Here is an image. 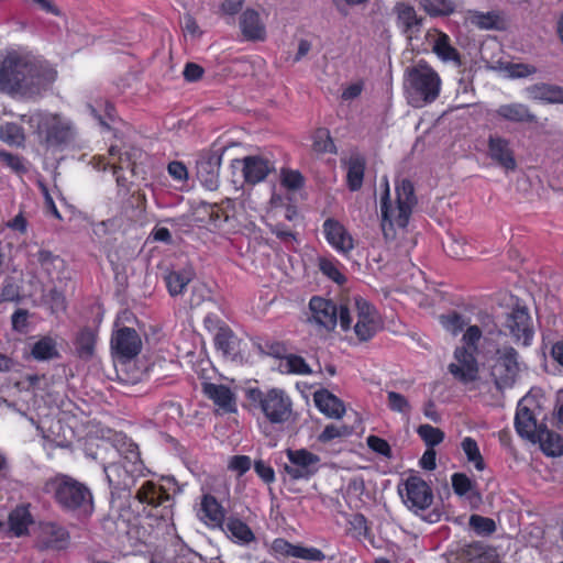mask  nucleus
Masks as SVG:
<instances>
[{"label": "nucleus", "mask_w": 563, "mask_h": 563, "mask_svg": "<svg viewBox=\"0 0 563 563\" xmlns=\"http://www.w3.org/2000/svg\"><path fill=\"white\" fill-rule=\"evenodd\" d=\"M432 49L441 60L453 62L456 65L461 64L460 53L451 45V40L448 34L439 32Z\"/></svg>", "instance_id": "41"}, {"label": "nucleus", "mask_w": 563, "mask_h": 563, "mask_svg": "<svg viewBox=\"0 0 563 563\" xmlns=\"http://www.w3.org/2000/svg\"><path fill=\"white\" fill-rule=\"evenodd\" d=\"M442 80L427 63L419 62L406 70L405 89L409 103L420 108L432 103L440 96Z\"/></svg>", "instance_id": "6"}, {"label": "nucleus", "mask_w": 563, "mask_h": 563, "mask_svg": "<svg viewBox=\"0 0 563 563\" xmlns=\"http://www.w3.org/2000/svg\"><path fill=\"white\" fill-rule=\"evenodd\" d=\"M319 269L338 285H343L346 282V277L339 269V262L334 258L321 257L319 260Z\"/></svg>", "instance_id": "48"}, {"label": "nucleus", "mask_w": 563, "mask_h": 563, "mask_svg": "<svg viewBox=\"0 0 563 563\" xmlns=\"http://www.w3.org/2000/svg\"><path fill=\"white\" fill-rule=\"evenodd\" d=\"M97 339V332L91 328L79 330L74 341L77 356L85 361L90 360L95 354Z\"/></svg>", "instance_id": "38"}, {"label": "nucleus", "mask_w": 563, "mask_h": 563, "mask_svg": "<svg viewBox=\"0 0 563 563\" xmlns=\"http://www.w3.org/2000/svg\"><path fill=\"white\" fill-rule=\"evenodd\" d=\"M504 328L515 339L523 345H530L533 338V328L529 310L525 306H516L507 313Z\"/></svg>", "instance_id": "20"}, {"label": "nucleus", "mask_w": 563, "mask_h": 563, "mask_svg": "<svg viewBox=\"0 0 563 563\" xmlns=\"http://www.w3.org/2000/svg\"><path fill=\"white\" fill-rule=\"evenodd\" d=\"M530 97L534 100L548 103H563V89L549 84H537L528 89Z\"/></svg>", "instance_id": "39"}, {"label": "nucleus", "mask_w": 563, "mask_h": 563, "mask_svg": "<svg viewBox=\"0 0 563 563\" xmlns=\"http://www.w3.org/2000/svg\"><path fill=\"white\" fill-rule=\"evenodd\" d=\"M325 554L318 548L297 544L295 559L303 560L307 562H322L325 560Z\"/></svg>", "instance_id": "59"}, {"label": "nucleus", "mask_w": 563, "mask_h": 563, "mask_svg": "<svg viewBox=\"0 0 563 563\" xmlns=\"http://www.w3.org/2000/svg\"><path fill=\"white\" fill-rule=\"evenodd\" d=\"M110 343L113 354L124 361L134 358L142 350V340L139 333L135 329L129 327L115 330Z\"/></svg>", "instance_id": "21"}, {"label": "nucleus", "mask_w": 563, "mask_h": 563, "mask_svg": "<svg viewBox=\"0 0 563 563\" xmlns=\"http://www.w3.org/2000/svg\"><path fill=\"white\" fill-rule=\"evenodd\" d=\"M224 148H211L199 155L196 164L197 178L208 190L219 187L220 168Z\"/></svg>", "instance_id": "18"}, {"label": "nucleus", "mask_w": 563, "mask_h": 563, "mask_svg": "<svg viewBox=\"0 0 563 563\" xmlns=\"http://www.w3.org/2000/svg\"><path fill=\"white\" fill-rule=\"evenodd\" d=\"M417 432L424 443L431 449L439 445L444 440V432L431 424H421Z\"/></svg>", "instance_id": "54"}, {"label": "nucleus", "mask_w": 563, "mask_h": 563, "mask_svg": "<svg viewBox=\"0 0 563 563\" xmlns=\"http://www.w3.org/2000/svg\"><path fill=\"white\" fill-rule=\"evenodd\" d=\"M286 454L289 464L285 465V472L291 479H309L318 472L320 457L317 454L306 449H288Z\"/></svg>", "instance_id": "17"}, {"label": "nucleus", "mask_w": 563, "mask_h": 563, "mask_svg": "<svg viewBox=\"0 0 563 563\" xmlns=\"http://www.w3.org/2000/svg\"><path fill=\"white\" fill-rule=\"evenodd\" d=\"M356 322L354 333L360 342L372 340L380 330V318L376 308L364 298L355 299Z\"/></svg>", "instance_id": "14"}, {"label": "nucleus", "mask_w": 563, "mask_h": 563, "mask_svg": "<svg viewBox=\"0 0 563 563\" xmlns=\"http://www.w3.org/2000/svg\"><path fill=\"white\" fill-rule=\"evenodd\" d=\"M482 330L478 325H470L466 328L462 336V346L478 351V343L482 339Z\"/></svg>", "instance_id": "61"}, {"label": "nucleus", "mask_w": 563, "mask_h": 563, "mask_svg": "<svg viewBox=\"0 0 563 563\" xmlns=\"http://www.w3.org/2000/svg\"><path fill=\"white\" fill-rule=\"evenodd\" d=\"M192 277L188 271H172L165 276V284L170 296L175 297L185 290Z\"/></svg>", "instance_id": "43"}, {"label": "nucleus", "mask_w": 563, "mask_h": 563, "mask_svg": "<svg viewBox=\"0 0 563 563\" xmlns=\"http://www.w3.org/2000/svg\"><path fill=\"white\" fill-rule=\"evenodd\" d=\"M478 351H473L466 346H457L454 351V357L457 363L449 365V372L457 380L467 384L477 379L478 364L476 360Z\"/></svg>", "instance_id": "22"}, {"label": "nucleus", "mask_w": 563, "mask_h": 563, "mask_svg": "<svg viewBox=\"0 0 563 563\" xmlns=\"http://www.w3.org/2000/svg\"><path fill=\"white\" fill-rule=\"evenodd\" d=\"M30 504H21L13 508L8 516V525L12 534L16 538L25 537L30 532V526L34 523Z\"/></svg>", "instance_id": "28"}, {"label": "nucleus", "mask_w": 563, "mask_h": 563, "mask_svg": "<svg viewBox=\"0 0 563 563\" xmlns=\"http://www.w3.org/2000/svg\"><path fill=\"white\" fill-rule=\"evenodd\" d=\"M0 140L10 146H23L25 134L23 128L15 122L0 124Z\"/></svg>", "instance_id": "42"}, {"label": "nucleus", "mask_w": 563, "mask_h": 563, "mask_svg": "<svg viewBox=\"0 0 563 563\" xmlns=\"http://www.w3.org/2000/svg\"><path fill=\"white\" fill-rule=\"evenodd\" d=\"M115 452L123 456L130 467L126 464L109 462L103 465V471L110 487L124 489L130 486V474L142 472L144 464L137 444L122 433L115 435Z\"/></svg>", "instance_id": "7"}, {"label": "nucleus", "mask_w": 563, "mask_h": 563, "mask_svg": "<svg viewBox=\"0 0 563 563\" xmlns=\"http://www.w3.org/2000/svg\"><path fill=\"white\" fill-rule=\"evenodd\" d=\"M419 5L430 16H448L455 11L453 0H418Z\"/></svg>", "instance_id": "44"}, {"label": "nucleus", "mask_w": 563, "mask_h": 563, "mask_svg": "<svg viewBox=\"0 0 563 563\" xmlns=\"http://www.w3.org/2000/svg\"><path fill=\"white\" fill-rule=\"evenodd\" d=\"M314 404L329 418L340 419L345 413L343 401L325 389L314 394Z\"/></svg>", "instance_id": "32"}, {"label": "nucleus", "mask_w": 563, "mask_h": 563, "mask_svg": "<svg viewBox=\"0 0 563 563\" xmlns=\"http://www.w3.org/2000/svg\"><path fill=\"white\" fill-rule=\"evenodd\" d=\"M387 402H388V408L391 411L399 412L402 415H409L411 411V406H410L408 399L404 395H401L397 391H388L387 393Z\"/></svg>", "instance_id": "58"}, {"label": "nucleus", "mask_w": 563, "mask_h": 563, "mask_svg": "<svg viewBox=\"0 0 563 563\" xmlns=\"http://www.w3.org/2000/svg\"><path fill=\"white\" fill-rule=\"evenodd\" d=\"M280 185L287 190L297 191L305 186V177L297 169L282 168Z\"/></svg>", "instance_id": "50"}, {"label": "nucleus", "mask_w": 563, "mask_h": 563, "mask_svg": "<svg viewBox=\"0 0 563 563\" xmlns=\"http://www.w3.org/2000/svg\"><path fill=\"white\" fill-rule=\"evenodd\" d=\"M22 120L32 129L38 143L47 150L63 148L75 140L76 132L71 122L60 114L35 111L22 115Z\"/></svg>", "instance_id": "3"}, {"label": "nucleus", "mask_w": 563, "mask_h": 563, "mask_svg": "<svg viewBox=\"0 0 563 563\" xmlns=\"http://www.w3.org/2000/svg\"><path fill=\"white\" fill-rule=\"evenodd\" d=\"M468 525L478 536L488 537L495 533L497 530L494 519L476 514L470 517Z\"/></svg>", "instance_id": "49"}, {"label": "nucleus", "mask_w": 563, "mask_h": 563, "mask_svg": "<svg viewBox=\"0 0 563 563\" xmlns=\"http://www.w3.org/2000/svg\"><path fill=\"white\" fill-rule=\"evenodd\" d=\"M439 321L442 328L454 336L460 334L468 323L467 318L454 310L441 314Z\"/></svg>", "instance_id": "46"}, {"label": "nucleus", "mask_w": 563, "mask_h": 563, "mask_svg": "<svg viewBox=\"0 0 563 563\" xmlns=\"http://www.w3.org/2000/svg\"><path fill=\"white\" fill-rule=\"evenodd\" d=\"M519 372L518 352L512 346L497 349L490 375L498 389L511 387Z\"/></svg>", "instance_id": "12"}, {"label": "nucleus", "mask_w": 563, "mask_h": 563, "mask_svg": "<svg viewBox=\"0 0 563 563\" xmlns=\"http://www.w3.org/2000/svg\"><path fill=\"white\" fill-rule=\"evenodd\" d=\"M463 556L470 563H498L496 549L481 541L466 544L463 549Z\"/></svg>", "instance_id": "35"}, {"label": "nucleus", "mask_w": 563, "mask_h": 563, "mask_svg": "<svg viewBox=\"0 0 563 563\" xmlns=\"http://www.w3.org/2000/svg\"><path fill=\"white\" fill-rule=\"evenodd\" d=\"M487 150L489 158L504 169L515 170L517 168L515 152L509 140L499 135H489Z\"/></svg>", "instance_id": "26"}, {"label": "nucleus", "mask_w": 563, "mask_h": 563, "mask_svg": "<svg viewBox=\"0 0 563 563\" xmlns=\"http://www.w3.org/2000/svg\"><path fill=\"white\" fill-rule=\"evenodd\" d=\"M312 148L314 152L320 154L336 153V146L327 128H319L316 130L312 136Z\"/></svg>", "instance_id": "47"}, {"label": "nucleus", "mask_w": 563, "mask_h": 563, "mask_svg": "<svg viewBox=\"0 0 563 563\" xmlns=\"http://www.w3.org/2000/svg\"><path fill=\"white\" fill-rule=\"evenodd\" d=\"M367 446L375 453L383 455L387 459H390L393 455L391 448L389 443L377 435H369L366 439Z\"/></svg>", "instance_id": "60"}, {"label": "nucleus", "mask_w": 563, "mask_h": 563, "mask_svg": "<svg viewBox=\"0 0 563 563\" xmlns=\"http://www.w3.org/2000/svg\"><path fill=\"white\" fill-rule=\"evenodd\" d=\"M240 29L247 41H264L266 38V27L262 22L261 15L253 9H246L240 18Z\"/></svg>", "instance_id": "30"}, {"label": "nucleus", "mask_w": 563, "mask_h": 563, "mask_svg": "<svg viewBox=\"0 0 563 563\" xmlns=\"http://www.w3.org/2000/svg\"><path fill=\"white\" fill-rule=\"evenodd\" d=\"M399 494L404 504L416 514L428 509L433 503L431 487L417 475H411L405 481L402 487H399Z\"/></svg>", "instance_id": "13"}, {"label": "nucleus", "mask_w": 563, "mask_h": 563, "mask_svg": "<svg viewBox=\"0 0 563 563\" xmlns=\"http://www.w3.org/2000/svg\"><path fill=\"white\" fill-rule=\"evenodd\" d=\"M245 398L251 409L261 413L272 426L282 427L292 418L291 397L282 388L263 390L260 387H250L245 390Z\"/></svg>", "instance_id": "4"}, {"label": "nucleus", "mask_w": 563, "mask_h": 563, "mask_svg": "<svg viewBox=\"0 0 563 563\" xmlns=\"http://www.w3.org/2000/svg\"><path fill=\"white\" fill-rule=\"evenodd\" d=\"M296 549L297 544L284 538H276L271 544V554L277 560L295 558Z\"/></svg>", "instance_id": "52"}, {"label": "nucleus", "mask_w": 563, "mask_h": 563, "mask_svg": "<svg viewBox=\"0 0 563 563\" xmlns=\"http://www.w3.org/2000/svg\"><path fill=\"white\" fill-rule=\"evenodd\" d=\"M57 77L47 63L16 49L0 55V91L32 98L46 90Z\"/></svg>", "instance_id": "1"}, {"label": "nucleus", "mask_w": 563, "mask_h": 563, "mask_svg": "<svg viewBox=\"0 0 563 563\" xmlns=\"http://www.w3.org/2000/svg\"><path fill=\"white\" fill-rule=\"evenodd\" d=\"M366 169V159L361 154H353L347 161L346 186L351 191L362 188Z\"/></svg>", "instance_id": "37"}, {"label": "nucleus", "mask_w": 563, "mask_h": 563, "mask_svg": "<svg viewBox=\"0 0 563 563\" xmlns=\"http://www.w3.org/2000/svg\"><path fill=\"white\" fill-rule=\"evenodd\" d=\"M135 499L151 516L163 520L173 518L174 497L162 483L146 479L135 492Z\"/></svg>", "instance_id": "9"}, {"label": "nucleus", "mask_w": 563, "mask_h": 563, "mask_svg": "<svg viewBox=\"0 0 563 563\" xmlns=\"http://www.w3.org/2000/svg\"><path fill=\"white\" fill-rule=\"evenodd\" d=\"M199 511L201 519L212 528H222L227 520L223 506L211 494L202 496Z\"/></svg>", "instance_id": "29"}, {"label": "nucleus", "mask_w": 563, "mask_h": 563, "mask_svg": "<svg viewBox=\"0 0 563 563\" xmlns=\"http://www.w3.org/2000/svg\"><path fill=\"white\" fill-rule=\"evenodd\" d=\"M394 11L396 24L407 40L417 38L421 31L423 18L419 16L416 9L406 2H397Z\"/></svg>", "instance_id": "24"}, {"label": "nucleus", "mask_w": 563, "mask_h": 563, "mask_svg": "<svg viewBox=\"0 0 563 563\" xmlns=\"http://www.w3.org/2000/svg\"><path fill=\"white\" fill-rule=\"evenodd\" d=\"M351 434L350 427L345 424L336 426V424H328L323 429V431L318 435V441L320 443H329L334 439L346 438Z\"/></svg>", "instance_id": "55"}, {"label": "nucleus", "mask_w": 563, "mask_h": 563, "mask_svg": "<svg viewBox=\"0 0 563 563\" xmlns=\"http://www.w3.org/2000/svg\"><path fill=\"white\" fill-rule=\"evenodd\" d=\"M284 366L286 372L296 375H309L312 373L306 360L297 354H289L285 357Z\"/></svg>", "instance_id": "53"}, {"label": "nucleus", "mask_w": 563, "mask_h": 563, "mask_svg": "<svg viewBox=\"0 0 563 563\" xmlns=\"http://www.w3.org/2000/svg\"><path fill=\"white\" fill-rule=\"evenodd\" d=\"M539 406L531 397H523L517 406L515 416V429L517 433L527 440L538 438L539 429H543L544 423H538L537 410Z\"/></svg>", "instance_id": "16"}, {"label": "nucleus", "mask_w": 563, "mask_h": 563, "mask_svg": "<svg viewBox=\"0 0 563 563\" xmlns=\"http://www.w3.org/2000/svg\"><path fill=\"white\" fill-rule=\"evenodd\" d=\"M90 165L99 172L111 169L119 190L130 191L136 164L129 152H121L118 146L111 145L107 155H93Z\"/></svg>", "instance_id": "8"}, {"label": "nucleus", "mask_w": 563, "mask_h": 563, "mask_svg": "<svg viewBox=\"0 0 563 563\" xmlns=\"http://www.w3.org/2000/svg\"><path fill=\"white\" fill-rule=\"evenodd\" d=\"M233 207L219 203H205L198 210L199 220L205 222L210 231L222 235L233 234L238 231L239 223Z\"/></svg>", "instance_id": "11"}, {"label": "nucleus", "mask_w": 563, "mask_h": 563, "mask_svg": "<svg viewBox=\"0 0 563 563\" xmlns=\"http://www.w3.org/2000/svg\"><path fill=\"white\" fill-rule=\"evenodd\" d=\"M37 264L51 282L62 280L66 272V262L49 250L41 249L35 254Z\"/></svg>", "instance_id": "27"}, {"label": "nucleus", "mask_w": 563, "mask_h": 563, "mask_svg": "<svg viewBox=\"0 0 563 563\" xmlns=\"http://www.w3.org/2000/svg\"><path fill=\"white\" fill-rule=\"evenodd\" d=\"M231 167L241 168L244 183L252 186L264 181L275 170L274 162L260 155L233 159Z\"/></svg>", "instance_id": "19"}, {"label": "nucleus", "mask_w": 563, "mask_h": 563, "mask_svg": "<svg viewBox=\"0 0 563 563\" xmlns=\"http://www.w3.org/2000/svg\"><path fill=\"white\" fill-rule=\"evenodd\" d=\"M205 394L224 412L236 410L235 396L228 386L210 383L205 386Z\"/></svg>", "instance_id": "33"}, {"label": "nucleus", "mask_w": 563, "mask_h": 563, "mask_svg": "<svg viewBox=\"0 0 563 563\" xmlns=\"http://www.w3.org/2000/svg\"><path fill=\"white\" fill-rule=\"evenodd\" d=\"M396 207L391 205L389 185L386 180L385 190L380 197L382 230L385 238L395 235V227L405 229L417 205L413 184L402 179L396 184Z\"/></svg>", "instance_id": "2"}, {"label": "nucleus", "mask_w": 563, "mask_h": 563, "mask_svg": "<svg viewBox=\"0 0 563 563\" xmlns=\"http://www.w3.org/2000/svg\"><path fill=\"white\" fill-rule=\"evenodd\" d=\"M322 231L328 244L338 253L346 255L354 250V239L339 220L328 218L322 224Z\"/></svg>", "instance_id": "23"}, {"label": "nucleus", "mask_w": 563, "mask_h": 563, "mask_svg": "<svg viewBox=\"0 0 563 563\" xmlns=\"http://www.w3.org/2000/svg\"><path fill=\"white\" fill-rule=\"evenodd\" d=\"M496 115L512 123H536L537 117L528 106L519 102L506 103L498 107Z\"/></svg>", "instance_id": "31"}, {"label": "nucleus", "mask_w": 563, "mask_h": 563, "mask_svg": "<svg viewBox=\"0 0 563 563\" xmlns=\"http://www.w3.org/2000/svg\"><path fill=\"white\" fill-rule=\"evenodd\" d=\"M461 448L467 461L474 465L476 471L482 472L485 470L486 464L475 439L465 437L461 442Z\"/></svg>", "instance_id": "45"}, {"label": "nucleus", "mask_w": 563, "mask_h": 563, "mask_svg": "<svg viewBox=\"0 0 563 563\" xmlns=\"http://www.w3.org/2000/svg\"><path fill=\"white\" fill-rule=\"evenodd\" d=\"M43 489L46 494H51L64 510L88 512L93 508L91 490L69 475L56 474L45 481Z\"/></svg>", "instance_id": "5"}, {"label": "nucleus", "mask_w": 563, "mask_h": 563, "mask_svg": "<svg viewBox=\"0 0 563 563\" xmlns=\"http://www.w3.org/2000/svg\"><path fill=\"white\" fill-rule=\"evenodd\" d=\"M0 162L15 174L22 175L27 172L23 157L5 150H0Z\"/></svg>", "instance_id": "57"}, {"label": "nucleus", "mask_w": 563, "mask_h": 563, "mask_svg": "<svg viewBox=\"0 0 563 563\" xmlns=\"http://www.w3.org/2000/svg\"><path fill=\"white\" fill-rule=\"evenodd\" d=\"M31 356L35 361H49L59 357L56 340L49 335L42 336L32 345Z\"/></svg>", "instance_id": "40"}, {"label": "nucleus", "mask_w": 563, "mask_h": 563, "mask_svg": "<svg viewBox=\"0 0 563 563\" xmlns=\"http://www.w3.org/2000/svg\"><path fill=\"white\" fill-rule=\"evenodd\" d=\"M309 310L311 312V321L328 331H333L338 322L342 331L351 330L353 319L349 308L343 305L338 306L332 299L312 296L309 300Z\"/></svg>", "instance_id": "10"}, {"label": "nucleus", "mask_w": 563, "mask_h": 563, "mask_svg": "<svg viewBox=\"0 0 563 563\" xmlns=\"http://www.w3.org/2000/svg\"><path fill=\"white\" fill-rule=\"evenodd\" d=\"M168 175L176 181L185 183L188 180L187 166L180 161H172L167 165Z\"/></svg>", "instance_id": "62"}, {"label": "nucleus", "mask_w": 563, "mask_h": 563, "mask_svg": "<svg viewBox=\"0 0 563 563\" xmlns=\"http://www.w3.org/2000/svg\"><path fill=\"white\" fill-rule=\"evenodd\" d=\"M451 484L455 495L462 497L475 489L476 484L464 473H454L451 476Z\"/></svg>", "instance_id": "56"}, {"label": "nucleus", "mask_w": 563, "mask_h": 563, "mask_svg": "<svg viewBox=\"0 0 563 563\" xmlns=\"http://www.w3.org/2000/svg\"><path fill=\"white\" fill-rule=\"evenodd\" d=\"M252 466L251 457L247 455H234L229 462V468L238 472L239 475L245 474Z\"/></svg>", "instance_id": "64"}, {"label": "nucleus", "mask_w": 563, "mask_h": 563, "mask_svg": "<svg viewBox=\"0 0 563 563\" xmlns=\"http://www.w3.org/2000/svg\"><path fill=\"white\" fill-rule=\"evenodd\" d=\"M221 529L239 544H250L255 540V534L249 525L236 517H229Z\"/></svg>", "instance_id": "34"}, {"label": "nucleus", "mask_w": 563, "mask_h": 563, "mask_svg": "<svg viewBox=\"0 0 563 563\" xmlns=\"http://www.w3.org/2000/svg\"><path fill=\"white\" fill-rule=\"evenodd\" d=\"M254 471L257 476L266 484H271L275 481L274 468L263 460L254 462Z\"/></svg>", "instance_id": "63"}, {"label": "nucleus", "mask_w": 563, "mask_h": 563, "mask_svg": "<svg viewBox=\"0 0 563 563\" xmlns=\"http://www.w3.org/2000/svg\"><path fill=\"white\" fill-rule=\"evenodd\" d=\"M349 531L356 539H369L371 528L363 514H354L347 521Z\"/></svg>", "instance_id": "51"}, {"label": "nucleus", "mask_w": 563, "mask_h": 563, "mask_svg": "<svg viewBox=\"0 0 563 563\" xmlns=\"http://www.w3.org/2000/svg\"><path fill=\"white\" fill-rule=\"evenodd\" d=\"M68 540L69 533L65 528L54 522H44L40 525L36 548L41 551L63 550Z\"/></svg>", "instance_id": "25"}, {"label": "nucleus", "mask_w": 563, "mask_h": 563, "mask_svg": "<svg viewBox=\"0 0 563 563\" xmlns=\"http://www.w3.org/2000/svg\"><path fill=\"white\" fill-rule=\"evenodd\" d=\"M203 323L209 331H216L213 341L218 351H221L224 356L232 358L240 354L241 340L225 322L218 318L217 314H207Z\"/></svg>", "instance_id": "15"}, {"label": "nucleus", "mask_w": 563, "mask_h": 563, "mask_svg": "<svg viewBox=\"0 0 563 563\" xmlns=\"http://www.w3.org/2000/svg\"><path fill=\"white\" fill-rule=\"evenodd\" d=\"M532 443H539L541 451L548 456H560L563 454V438L547 428L539 429L538 438L530 440Z\"/></svg>", "instance_id": "36"}]
</instances>
